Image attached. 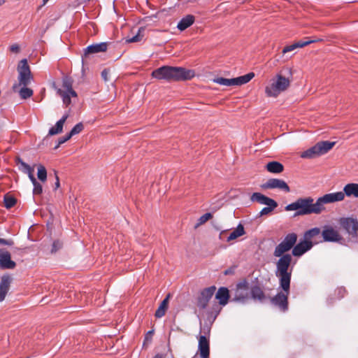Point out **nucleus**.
I'll use <instances>...</instances> for the list:
<instances>
[{
  "label": "nucleus",
  "instance_id": "f257e3e1",
  "mask_svg": "<svg viewBox=\"0 0 358 358\" xmlns=\"http://www.w3.org/2000/svg\"><path fill=\"white\" fill-rule=\"evenodd\" d=\"M343 194L340 193H329L319 197L315 202L310 196L300 197L285 207L287 211L295 210L294 217L310 214H320L325 210L324 204L334 203L336 200L342 199Z\"/></svg>",
  "mask_w": 358,
  "mask_h": 358
},
{
  "label": "nucleus",
  "instance_id": "f03ea898",
  "mask_svg": "<svg viewBox=\"0 0 358 358\" xmlns=\"http://www.w3.org/2000/svg\"><path fill=\"white\" fill-rule=\"evenodd\" d=\"M193 70L183 67L163 66L152 72V76L158 80L178 81L190 80L194 76Z\"/></svg>",
  "mask_w": 358,
  "mask_h": 358
},
{
  "label": "nucleus",
  "instance_id": "7ed1b4c3",
  "mask_svg": "<svg viewBox=\"0 0 358 358\" xmlns=\"http://www.w3.org/2000/svg\"><path fill=\"white\" fill-rule=\"evenodd\" d=\"M278 257L275 271V276L278 278L282 290H287L290 286L293 270V266H291L292 257L290 254H285Z\"/></svg>",
  "mask_w": 358,
  "mask_h": 358
},
{
  "label": "nucleus",
  "instance_id": "20e7f679",
  "mask_svg": "<svg viewBox=\"0 0 358 358\" xmlns=\"http://www.w3.org/2000/svg\"><path fill=\"white\" fill-rule=\"evenodd\" d=\"M336 144V142L328 141H320L315 145L305 150L301 154V157L306 159H313L321 156L328 152Z\"/></svg>",
  "mask_w": 358,
  "mask_h": 358
},
{
  "label": "nucleus",
  "instance_id": "39448f33",
  "mask_svg": "<svg viewBox=\"0 0 358 358\" xmlns=\"http://www.w3.org/2000/svg\"><path fill=\"white\" fill-rule=\"evenodd\" d=\"M290 84L288 78L278 74L275 79L271 80V83L265 88V93L269 97H276L281 92L285 91Z\"/></svg>",
  "mask_w": 358,
  "mask_h": 358
},
{
  "label": "nucleus",
  "instance_id": "423d86ee",
  "mask_svg": "<svg viewBox=\"0 0 358 358\" xmlns=\"http://www.w3.org/2000/svg\"><path fill=\"white\" fill-rule=\"evenodd\" d=\"M18 81L19 83H15L13 85V90L15 91L16 88L20 85L27 87L29 85L31 80H33V76L31 75L29 66L28 65L27 59H22L18 64Z\"/></svg>",
  "mask_w": 358,
  "mask_h": 358
},
{
  "label": "nucleus",
  "instance_id": "0eeeda50",
  "mask_svg": "<svg viewBox=\"0 0 358 358\" xmlns=\"http://www.w3.org/2000/svg\"><path fill=\"white\" fill-rule=\"evenodd\" d=\"M297 241V235L295 233H289L287 234L284 239L275 246L273 256L280 257L285 255L287 252L293 249Z\"/></svg>",
  "mask_w": 358,
  "mask_h": 358
},
{
  "label": "nucleus",
  "instance_id": "6e6552de",
  "mask_svg": "<svg viewBox=\"0 0 358 358\" xmlns=\"http://www.w3.org/2000/svg\"><path fill=\"white\" fill-rule=\"evenodd\" d=\"M290 292V286L287 290L278 292L270 299L272 305L277 307L280 311L285 313L288 310V296Z\"/></svg>",
  "mask_w": 358,
  "mask_h": 358
},
{
  "label": "nucleus",
  "instance_id": "1a4fd4ad",
  "mask_svg": "<svg viewBox=\"0 0 358 358\" xmlns=\"http://www.w3.org/2000/svg\"><path fill=\"white\" fill-rule=\"evenodd\" d=\"M249 283L246 279L243 280L236 285L234 296L231 301L245 303L249 299Z\"/></svg>",
  "mask_w": 358,
  "mask_h": 358
},
{
  "label": "nucleus",
  "instance_id": "9d476101",
  "mask_svg": "<svg viewBox=\"0 0 358 358\" xmlns=\"http://www.w3.org/2000/svg\"><path fill=\"white\" fill-rule=\"evenodd\" d=\"M339 224L352 238L358 236V220L353 217H341Z\"/></svg>",
  "mask_w": 358,
  "mask_h": 358
},
{
  "label": "nucleus",
  "instance_id": "9b49d317",
  "mask_svg": "<svg viewBox=\"0 0 358 358\" xmlns=\"http://www.w3.org/2000/svg\"><path fill=\"white\" fill-rule=\"evenodd\" d=\"M108 43L101 42L99 43H93L88 45L83 50V54L82 55V64L83 66L87 62L90 55L94 53L102 52L107 50Z\"/></svg>",
  "mask_w": 358,
  "mask_h": 358
},
{
  "label": "nucleus",
  "instance_id": "f8f14e48",
  "mask_svg": "<svg viewBox=\"0 0 358 358\" xmlns=\"http://www.w3.org/2000/svg\"><path fill=\"white\" fill-rule=\"evenodd\" d=\"M261 187L264 189H278L284 191L286 193L290 192V188L285 181L278 178H270L266 182L261 185Z\"/></svg>",
  "mask_w": 358,
  "mask_h": 358
},
{
  "label": "nucleus",
  "instance_id": "ddd939ff",
  "mask_svg": "<svg viewBox=\"0 0 358 358\" xmlns=\"http://www.w3.org/2000/svg\"><path fill=\"white\" fill-rule=\"evenodd\" d=\"M216 287L215 286H210L207 288L203 289L197 299V306L200 309L206 308L208 303L210 299L213 297Z\"/></svg>",
  "mask_w": 358,
  "mask_h": 358
},
{
  "label": "nucleus",
  "instance_id": "4468645a",
  "mask_svg": "<svg viewBox=\"0 0 358 358\" xmlns=\"http://www.w3.org/2000/svg\"><path fill=\"white\" fill-rule=\"evenodd\" d=\"M322 236L325 242H340L343 240L342 236L339 232L331 226H324L322 231Z\"/></svg>",
  "mask_w": 358,
  "mask_h": 358
},
{
  "label": "nucleus",
  "instance_id": "2eb2a0df",
  "mask_svg": "<svg viewBox=\"0 0 358 358\" xmlns=\"http://www.w3.org/2000/svg\"><path fill=\"white\" fill-rule=\"evenodd\" d=\"M197 355L201 358H210V341L206 335L199 337L198 351L195 355Z\"/></svg>",
  "mask_w": 358,
  "mask_h": 358
},
{
  "label": "nucleus",
  "instance_id": "dca6fc26",
  "mask_svg": "<svg viewBox=\"0 0 358 358\" xmlns=\"http://www.w3.org/2000/svg\"><path fill=\"white\" fill-rule=\"evenodd\" d=\"M15 266V262L11 259L10 253L6 248H0V268L13 269Z\"/></svg>",
  "mask_w": 358,
  "mask_h": 358
},
{
  "label": "nucleus",
  "instance_id": "f3484780",
  "mask_svg": "<svg viewBox=\"0 0 358 358\" xmlns=\"http://www.w3.org/2000/svg\"><path fill=\"white\" fill-rule=\"evenodd\" d=\"M313 244L310 241H300L296 245H294L292 249V255L294 257H301L307 251L310 250Z\"/></svg>",
  "mask_w": 358,
  "mask_h": 358
},
{
  "label": "nucleus",
  "instance_id": "a211bd4d",
  "mask_svg": "<svg viewBox=\"0 0 358 358\" xmlns=\"http://www.w3.org/2000/svg\"><path fill=\"white\" fill-rule=\"evenodd\" d=\"M250 294L251 298L255 301H259L262 303L266 299V296L258 281L255 285H252L250 289Z\"/></svg>",
  "mask_w": 358,
  "mask_h": 358
},
{
  "label": "nucleus",
  "instance_id": "6ab92c4d",
  "mask_svg": "<svg viewBox=\"0 0 358 358\" xmlns=\"http://www.w3.org/2000/svg\"><path fill=\"white\" fill-rule=\"evenodd\" d=\"M336 193H340L343 194V196L342 199L336 200L335 202L343 201L345 196L358 198V183H348L343 187V192H337Z\"/></svg>",
  "mask_w": 358,
  "mask_h": 358
},
{
  "label": "nucleus",
  "instance_id": "aec40b11",
  "mask_svg": "<svg viewBox=\"0 0 358 358\" xmlns=\"http://www.w3.org/2000/svg\"><path fill=\"white\" fill-rule=\"evenodd\" d=\"M68 117L69 113H64L62 117L56 122L55 125L50 128L48 131V136H53L62 133L63 131L64 124Z\"/></svg>",
  "mask_w": 358,
  "mask_h": 358
},
{
  "label": "nucleus",
  "instance_id": "412c9836",
  "mask_svg": "<svg viewBox=\"0 0 358 358\" xmlns=\"http://www.w3.org/2000/svg\"><path fill=\"white\" fill-rule=\"evenodd\" d=\"M252 202H257L262 205H267L275 201L274 199L269 198L260 192H254L250 196Z\"/></svg>",
  "mask_w": 358,
  "mask_h": 358
},
{
  "label": "nucleus",
  "instance_id": "4be33fe9",
  "mask_svg": "<svg viewBox=\"0 0 358 358\" xmlns=\"http://www.w3.org/2000/svg\"><path fill=\"white\" fill-rule=\"evenodd\" d=\"M215 298L219 301L221 306H225L229 299V289L225 287H220L215 294Z\"/></svg>",
  "mask_w": 358,
  "mask_h": 358
},
{
  "label": "nucleus",
  "instance_id": "5701e85b",
  "mask_svg": "<svg viewBox=\"0 0 358 358\" xmlns=\"http://www.w3.org/2000/svg\"><path fill=\"white\" fill-rule=\"evenodd\" d=\"M194 20V16L192 15H187L180 20L178 23L177 28L180 31H184L193 24Z\"/></svg>",
  "mask_w": 358,
  "mask_h": 358
},
{
  "label": "nucleus",
  "instance_id": "b1692460",
  "mask_svg": "<svg viewBox=\"0 0 358 358\" xmlns=\"http://www.w3.org/2000/svg\"><path fill=\"white\" fill-rule=\"evenodd\" d=\"M170 296L171 294H168L165 299L161 302L159 308H157L155 314V316L157 318H161L165 315L166 310L168 308V303Z\"/></svg>",
  "mask_w": 358,
  "mask_h": 358
},
{
  "label": "nucleus",
  "instance_id": "393cba45",
  "mask_svg": "<svg viewBox=\"0 0 358 358\" xmlns=\"http://www.w3.org/2000/svg\"><path fill=\"white\" fill-rule=\"evenodd\" d=\"M266 168L268 172L273 173H280L284 169L283 165L281 163L276 161H272L268 162L266 164Z\"/></svg>",
  "mask_w": 358,
  "mask_h": 358
},
{
  "label": "nucleus",
  "instance_id": "a878e982",
  "mask_svg": "<svg viewBox=\"0 0 358 358\" xmlns=\"http://www.w3.org/2000/svg\"><path fill=\"white\" fill-rule=\"evenodd\" d=\"M255 77V73L252 72L248 73L244 76L233 78L234 85H242L248 83Z\"/></svg>",
  "mask_w": 358,
  "mask_h": 358
},
{
  "label": "nucleus",
  "instance_id": "bb28decb",
  "mask_svg": "<svg viewBox=\"0 0 358 358\" xmlns=\"http://www.w3.org/2000/svg\"><path fill=\"white\" fill-rule=\"evenodd\" d=\"M15 163L18 166V169L24 173L34 172V168L24 162L20 157L15 158Z\"/></svg>",
  "mask_w": 358,
  "mask_h": 358
},
{
  "label": "nucleus",
  "instance_id": "cd10ccee",
  "mask_svg": "<svg viewBox=\"0 0 358 358\" xmlns=\"http://www.w3.org/2000/svg\"><path fill=\"white\" fill-rule=\"evenodd\" d=\"M10 280L8 277H3L0 284V301L4 300L8 291Z\"/></svg>",
  "mask_w": 358,
  "mask_h": 358
},
{
  "label": "nucleus",
  "instance_id": "c85d7f7f",
  "mask_svg": "<svg viewBox=\"0 0 358 358\" xmlns=\"http://www.w3.org/2000/svg\"><path fill=\"white\" fill-rule=\"evenodd\" d=\"M245 234V231L243 225L241 223H239L236 228L229 234L227 237V241H231L234 240Z\"/></svg>",
  "mask_w": 358,
  "mask_h": 358
},
{
  "label": "nucleus",
  "instance_id": "c756f323",
  "mask_svg": "<svg viewBox=\"0 0 358 358\" xmlns=\"http://www.w3.org/2000/svg\"><path fill=\"white\" fill-rule=\"evenodd\" d=\"M259 213L258 217H262L271 214L278 206L277 201L266 205Z\"/></svg>",
  "mask_w": 358,
  "mask_h": 358
},
{
  "label": "nucleus",
  "instance_id": "7c9ffc66",
  "mask_svg": "<svg viewBox=\"0 0 358 358\" xmlns=\"http://www.w3.org/2000/svg\"><path fill=\"white\" fill-rule=\"evenodd\" d=\"M144 31H145L144 27H140L138 30L137 34L135 36H134L131 38H126V40H125L126 43H137V42L141 41L143 38V34H142L141 33Z\"/></svg>",
  "mask_w": 358,
  "mask_h": 358
},
{
  "label": "nucleus",
  "instance_id": "2f4dec72",
  "mask_svg": "<svg viewBox=\"0 0 358 358\" xmlns=\"http://www.w3.org/2000/svg\"><path fill=\"white\" fill-rule=\"evenodd\" d=\"M320 234V229L318 227H314L311 229L306 231L304 234L303 238L306 241H310V239Z\"/></svg>",
  "mask_w": 358,
  "mask_h": 358
},
{
  "label": "nucleus",
  "instance_id": "473e14b6",
  "mask_svg": "<svg viewBox=\"0 0 358 358\" xmlns=\"http://www.w3.org/2000/svg\"><path fill=\"white\" fill-rule=\"evenodd\" d=\"M3 203H4L5 208L7 209H9V208H11L12 207H13L16 204L17 199L12 196L6 194L3 198Z\"/></svg>",
  "mask_w": 358,
  "mask_h": 358
},
{
  "label": "nucleus",
  "instance_id": "72a5a7b5",
  "mask_svg": "<svg viewBox=\"0 0 358 358\" xmlns=\"http://www.w3.org/2000/svg\"><path fill=\"white\" fill-rule=\"evenodd\" d=\"M214 83L224 86H234L233 78H224L222 77L216 78L213 80Z\"/></svg>",
  "mask_w": 358,
  "mask_h": 358
},
{
  "label": "nucleus",
  "instance_id": "f704fd0d",
  "mask_svg": "<svg viewBox=\"0 0 358 358\" xmlns=\"http://www.w3.org/2000/svg\"><path fill=\"white\" fill-rule=\"evenodd\" d=\"M33 90L30 88L23 86L19 91L20 96L22 99H27L33 95Z\"/></svg>",
  "mask_w": 358,
  "mask_h": 358
},
{
  "label": "nucleus",
  "instance_id": "c9c22d12",
  "mask_svg": "<svg viewBox=\"0 0 358 358\" xmlns=\"http://www.w3.org/2000/svg\"><path fill=\"white\" fill-rule=\"evenodd\" d=\"M37 176L39 180L45 182L47 179V171L44 166L39 164L38 166Z\"/></svg>",
  "mask_w": 358,
  "mask_h": 358
},
{
  "label": "nucleus",
  "instance_id": "e433bc0d",
  "mask_svg": "<svg viewBox=\"0 0 358 358\" xmlns=\"http://www.w3.org/2000/svg\"><path fill=\"white\" fill-rule=\"evenodd\" d=\"M73 80L71 76L67 75L63 76L62 77V86L66 89L65 91L70 90L73 87Z\"/></svg>",
  "mask_w": 358,
  "mask_h": 358
},
{
  "label": "nucleus",
  "instance_id": "4c0bfd02",
  "mask_svg": "<svg viewBox=\"0 0 358 358\" xmlns=\"http://www.w3.org/2000/svg\"><path fill=\"white\" fill-rule=\"evenodd\" d=\"M213 217V215L210 213H206L202 216H201L198 220L197 222L196 223L194 228H197L199 226L203 224L206 223L208 220Z\"/></svg>",
  "mask_w": 358,
  "mask_h": 358
},
{
  "label": "nucleus",
  "instance_id": "58836bf2",
  "mask_svg": "<svg viewBox=\"0 0 358 358\" xmlns=\"http://www.w3.org/2000/svg\"><path fill=\"white\" fill-rule=\"evenodd\" d=\"M63 247V242L59 239L55 240L52 242L50 252L52 254L56 253Z\"/></svg>",
  "mask_w": 358,
  "mask_h": 358
},
{
  "label": "nucleus",
  "instance_id": "ea45409f",
  "mask_svg": "<svg viewBox=\"0 0 358 358\" xmlns=\"http://www.w3.org/2000/svg\"><path fill=\"white\" fill-rule=\"evenodd\" d=\"M57 93L62 97V101H63L64 104H65L66 106L71 104V97L69 96V94L66 92H64V90H62L61 89H58Z\"/></svg>",
  "mask_w": 358,
  "mask_h": 358
},
{
  "label": "nucleus",
  "instance_id": "a19ab883",
  "mask_svg": "<svg viewBox=\"0 0 358 358\" xmlns=\"http://www.w3.org/2000/svg\"><path fill=\"white\" fill-rule=\"evenodd\" d=\"M83 129V124L82 122H78L71 129V130L69 133L70 134V136H73L74 135H76L81 132Z\"/></svg>",
  "mask_w": 358,
  "mask_h": 358
},
{
  "label": "nucleus",
  "instance_id": "79ce46f5",
  "mask_svg": "<svg viewBox=\"0 0 358 358\" xmlns=\"http://www.w3.org/2000/svg\"><path fill=\"white\" fill-rule=\"evenodd\" d=\"M71 137H72V136H70V134L67 133L64 136L59 138L57 140V143L55 145L54 149L55 150L57 149L60 146V145H62V144L64 143L65 142H66L67 141H69Z\"/></svg>",
  "mask_w": 358,
  "mask_h": 358
},
{
  "label": "nucleus",
  "instance_id": "37998d69",
  "mask_svg": "<svg viewBox=\"0 0 358 358\" xmlns=\"http://www.w3.org/2000/svg\"><path fill=\"white\" fill-rule=\"evenodd\" d=\"M32 185L34 186L33 194H38V195L41 194L43 192V187L41 185V183L38 182V181H36L34 183H33Z\"/></svg>",
  "mask_w": 358,
  "mask_h": 358
},
{
  "label": "nucleus",
  "instance_id": "c03bdc74",
  "mask_svg": "<svg viewBox=\"0 0 358 358\" xmlns=\"http://www.w3.org/2000/svg\"><path fill=\"white\" fill-rule=\"evenodd\" d=\"M315 41H316L315 40L307 41H298V42L294 43L296 45V48H303V47H304L306 45H309V44H310L312 43H314Z\"/></svg>",
  "mask_w": 358,
  "mask_h": 358
},
{
  "label": "nucleus",
  "instance_id": "a18cd8bd",
  "mask_svg": "<svg viewBox=\"0 0 358 358\" xmlns=\"http://www.w3.org/2000/svg\"><path fill=\"white\" fill-rule=\"evenodd\" d=\"M296 48H296L295 43H293L290 45H287L283 48L282 53L285 54L287 52H291V51L295 50Z\"/></svg>",
  "mask_w": 358,
  "mask_h": 358
},
{
  "label": "nucleus",
  "instance_id": "49530a36",
  "mask_svg": "<svg viewBox=\"0 0 358 358\" xmlns=\"http://www.w3.org/2000/svg\"><path fill=\"white\" fill-rule=\"evenodd\" d=\"M201 332H203L206 335H210V327L208 324H204L203 326H201Z\"/></svg>",
  "mask_w": 358,
  "mask_h": 358
},
{
  "label": "nucleus",
  "instance_id": "de8ad7c7",
  "mask_svg": "<svg viewBox=\"0 0 358 358\" xmlns=\"http://www.w3.org/2000/svg\"><path fill=\"white\" fill-rule=\"evenodd\" d=\"M110 73V69H105L101 72V78L104 81H108L109 79L108 78V76Z\"/></svg>",
  "mask_w": 358,
  "mask_h": 358
},
{
  "label": "nucleus",
  "instance_id": "09e8293b",
  "mask_svg": "<svg viewBox=\"0 0 358 358\" xmlns=\"http://www.w3.org/2000/svg\"><path fill=\"white\" fill-rule=\"evenodd\" d=\"M339 299L344 297L346 290L344 287H339L336 290Z\"/></svg>",
  "mask_w": 358,
  "mask_h": 358
},
{
  "label": "nucleus",
  "instance_id": "8fccbe9b",
  "mask_svg": "<svg viewBox=\"0 0 358 358\" xmlns=\"http://www.w3.org/2000/svg\"><path fill=\"white\" fill-rule=\"evenodd\" d=\"M114 2H115V1H113V3ZM113 11L116 13V15L117 17V20H121L122 21L121 23H120V26L123 27L124 21H125V18L122 17V15H120L117 13L114 4H113Z\"/></svg>",
  "mask_w": 358,
  "mask_h": 358
},
{
  "label": "nucleus",
  "instance_id": "3c124183",
  "mask_svg": "<svg viewBox=\"0 0 358 358\" xmlns=\"http://www.w3.org/2000/svg\"><path fill=\"white\" fill-rule=\"evenodd\" d=\"M64 92H66L70 97H77L78 96L76 92L73 89V87L67 91H64Z\"/></svg>",
  "mask_w": 358,
  "mask_h": 358
},
{
  "label": "nucleus",
  "instance_id": "603ef678",
  "mask_svg": "<svg viewBox=\"0 0 358 358\" xmlns=\"http://www.w3.org/2000/svg\"><path fill=\"white\" fill-rule=\"evenodd\" d=\"M235 271V267H230L224 271L225 275L234 274Z\"/></svg>",
  "mask_w": 358,
  "mask_h": 358
},
{
  "label": "nucleus",
  "instance_id": "864d4df0",
  "mask_svg": "<svg viewBox=\"0 0 358 358\" xmlns=\"http://www.w3.org/2000/svg\"><path fill=\"white\" fill-rule=\"evenodd\" d=\"M27 174L28 175V177L32 184L37 181V180L34 176V172L27 173Z\"/></svg>",
  "mask_w": 358,
  "mask_h": 358
},
{
  "label": "nucleus",
  "instance_id": "5fc2aeb1",
  "mask_svg": "<svg viewBox=\"0 0 358 358\" xmlns=\"http://www.w3.org/2000/svg\"><path fill=\"white\" fill-rule=\"evenodd\" d=\"M10 50L11 52H17L19 51L20 48L17 44H14L10 46Z\"/></svg>",
  "mask_w": 358,
  "mask_h": 358
},
{
  "label": "nucleus",
  "instance_id": "6e6d98bb",
  "mask_svg": "<svg viewBox=\"0 0 358 358\" xmlns=\"http://www.w3.org/2000/svg\"><path fill=\"white\" fill-rule=\"evenodd\" d=\"M55 179H56V182L55 184V189H56L59 187L60 182H59V178L56 171L55 172Z\"/></svg>",
  "mask_w": 358,
  "mask_h": 358
},
{
  "label": "nucleus",
  "instance_id": "4d7b16f0",
  "mask_svg": "<svg viewBox=\"0 0 358 358\" xmlns=\"http://www.w3.org/2000/svg\"><path fill=\"white\" fill-rule=\"evenodd\" d=\"M14 245V241L12 239H6L5 245L13 246Z\"/></svg>",
  "mask_w": 358,
  "mask_h": 358
},
{
  "label": "nucleus",
  "instance_id": "13d9d810",
  "mask_svg": "<svg viewBox=\"0 0 358 358\" xmlns=\"http://www.w3.org/2000/svg\"><path fill=\"white\" fill-rule=\"evenodd\" d=\"M49 0H43L42 1V4L41 6H38V9H41L43 6H44L48 1Z\"/></svg>",
  "mask_w": 358,
  "mask_h": 358
},
{
  "label": "nucleus",
  "instance_id": "bf43d9fd",
  "mask_svg": "<svg viewBox=\"0 0 358 358\" xmlns=\"http://www.w3.org/2000/svg\"><path fill=\"white\" fill-rule=\"evenodd\" d=\"M6 240V239H4V238H0V244H1V245H5Z\"/></svg>",
  "mask_w": 358,
  "mask_h": 358
},
{
  "label": "nucleus",
  "instance_id": "052dcab7",
  "mask_svg": "<svg viewBox=\"0 0 358 358\" xmlns=\"http://www.w3.org/2000/svg\"><path fill=\"white\" fill-rule=\"evenodd\" d=\"M152 333H153V331H148V333H147V336H151V335L152 334Z\"/></svg>",
  "mask_w": 358,
  "mask_h": 358
},
{
  "label": "nucleus",
  "instance_id": "680f3d73",
  "mask_svg": "<svg viewBox=\"0 0 358 358\" xmlns=\"http://www.w3.org/2000/svg\"><path fill=\"white\" fill-rule=\"evenodd\" d=\"M22 250V249L19 248H14V252H15V251H20V250Z\"/></svg>",
  "mask_w": 358,
  "mask_h": 358
},
{
  "label": "nucleus",
  "instance_id": "e2e57ef3",
  "mask_svg": "<svg viewBox=\"0 0 358 358\" xmlns=\"http://www.w3.org/2000/svg\"><path fill=\"white\" fill-rule=\"evenodd\" d=\"M5 3V0H0V6Z\"/></svg>",
  "mask_w": 358,
  "mask_h": 358
},
{
  "label": "nucleus",
  "instance_id": "0e129e2a",
  "mask_svg": "<svg viewBox=\"0 0 358 358\" xmlns=\"http://www.w3.org/2000/svg\"><path fill=\"white\" fill-rule=\"evenodd\" d=\"M155 358H159V357H158V355H157V356H155Z\"/></svg>",
  "mask_w": 358,
  "mask_h": 358
},
{
  "label": "nucleus",
  "instance_id": "69168bd1",
  "mask_svg": "<svg viewBox=\"0 0 358 358\" xmlns=\"http://www.w3.org/2000/svg\"><path fill=\"white\" fill-rule=\"evenodd\" d=\"M155 358H159V357H158V355H157V356H155Z\"/></svg>",
  "mask_w": 358,
  "mask_h": 358
},
{
  "label": "nucleus",
  "instance_id": "338daca9",
  "mask_svg": "<svg viewBox=\"0 0 358 358\" xmlns=\"http://www.w3.org/2000/svg\"><path fill=\"white\" fill-rule=\"evenodd\" d=\"M192 358H196V355H194Z\"/></svg>",
  "mask_w": 358,
  "mask_h": 358
},
{
  "label": "nucleus",
  "instance_id": "774afa93",
  "mask_svg": "<svg viewBox=\"0 0 358 358\" xmlns=\"http://www.w3.org/2000/svg\"><path fill=\"white\" fill-rule=\"evenodd\" d=\"M26 358H29V357H26Z\"/></svg>",
  "mask_w": 358,
  "mask_h": 358
}]
</instances>
